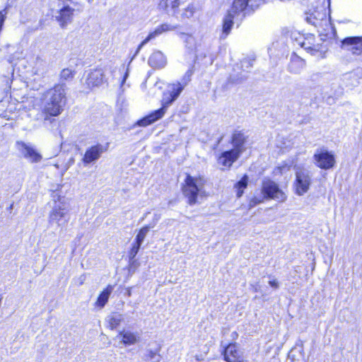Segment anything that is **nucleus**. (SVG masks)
Segmentation results:
<instances>
[{
  "mask_svg": "<svg viewBox=\"0 0 362 362\" xmlns=\"http://www.w3.org/2000/svg\"><path fill=\"white\" fill-rule=\"evenodd\" d=\"M66 86L59 83L44 93V112L50 116L62 113L66 104Z\"/></svg>",
  "mask_w": 362,
  "mask_h": 362,
  "instance_id": "nucleus-1",
  "label": "nucleus"
},
{
  "mask_svg": "<svg viewBox=\"0 0 362 362\" xmlns=\"http://www.w3.org/2000/svg\"><path fill=\"white\" fill-rule=\"evenodd\" d=\"M160 218V215L154 214L153 222L151 223L150 224L153 225V227H154L156 225V223H158V221H159Z\"/></svg>",
  "mask_w": 362,
  "mask_h": 362,
  "instance_id": "nucleus-34",
  "label": "nucleus"
},
{
  "mask_svg": "<svg viewBox=\"0 0 362 362\" xmlns=\"http://www.w3.org/2000/svg\"><path fill=\"white\" fill-rule=\"evenodd\" d=\"M106 151L102 144H97L88 148L82 159L85 165L98 160L101 155Z\"/></svg>",
  "mask_w": 362,
  "mask_h": 362,
  "instance_id": "nucleus-16",
  "label": "nucleus"
},
{
  "mask_svg": "<svg viewBox=\"0 0 362 362\" xmlns=\"http://www.w3.org/2000/svg\"><path fill=\"white\" fill-rule=\"evenodd\" d=\"M137 266V262H130V269H134Z\"/></svg>",
  "mask_w": 362,
  "mask_h": 362,
  "instance_id": "nucleus-37",
  "label": "nucleus"
},
{
  "mask_svg": "<svg viewBox=\"0 0 362 362\" xmlns=\"http://www.w3.org/2000/svg\"><path fill=\"white\" fill-rule=\"evenodd\" d=\"M119 335L122 338V343L125 345H133L137 343L140 337L137 332H133L129 330H122L119 333Z\"/></svg>",
  "mask_w": 362,
  "mask_h": 362,
  "instance_id": "nucleus-21",
  "label": "nucleus"
},
{
  "mask_svg": "<svg viewBox=\"0 0 362 362\" xmlns=\"http://www.w3.org/2000/svg\"><path fill=\"white\" fill-rule=\"evenodd\" d=\"M313 160L317 167L323 170L332 168L336 163L334 156L326 149L317 150L313 156Z\"/></svg>",
  "mask_w": 362,
  "mask_h": 362,
  "instance_id": "nucleus-11",
  "label": "nucleus"
},
{
  "mask_svg": "<svg viewBox=\"0 0 362 362\" xmlns=\"http://www.w3.org/2000/svg\"><path fill=\"white\" fill-rule=\"evenodd\" d=\"M148 357L151 362H160L161 360V356L158 354V351L148 350Z\"/></svg>",
  "mask_w": 362,
  "mask_h": 362,
  "instance_id": "nucleus-28",
  "label": "nucleus"
},
{
  "mask_svg": "<svg viewBox=\"0 0 362 362\" xmlns=\"http://www.w3.org/2000/svg\"><path fill=\"white\" fill-rule=\"evenodd\" d=\"M233 334V337H236V336H238V334H237V332H233V334Z\"/></svg>",
  "mask_w": 362,
  "mask_h": 362,
  "instance_id": "nucleus-39",
  "label": "nucleus"
},
{
  "mask_svg": "<svg viewBox=\"0 0 362 362\" xmlns=\"http://www.w3.org/2000/svg\"><path fill=\"white\" fill-rule=\"evenodd\" d=\"M123 315L120 313H112L106 317V321L111 329H115L123 321Z\"/></svg>",
  "mask_w": 362,
  "mask_h": 362,
  "instance_id": "nucleus-24",
  "label": "nucleus"
},
{
  "mask_svg": "<svg viewBox=\"0 0 362 362\" xmlns=\"http://www.w3.org/2000/svg\"><path fill=\"white\" fill-rule=\"evenodd\" d=\"M70 2L52 1L50 4L52 16L59 22L62 28L71 23L73 18L74 9L69 5Z\"/></svg>",
  "mask_w": 362,
  "mask_h": 362,
  "instance_id": "nucleus-7",
  "label": "nucleus"
},
{
  "mask_svg": "<svg viewBox=\"0 0 362 362\" xmlns=\"http://www.w3.org/2000/svg\"><path fill=\"white\" fill-rule=\"evenodd\" d=\"M19 151L25 159L31 163H38L42 160V156L32 146L24 142H17Z\"/></svg>",
  "mask_w": 362,
  "mask_h": 362,
  "instance_id": "nucleus-14",
  "label": "nucleus"
},
{
  "mask_svg": "<svg viewBox=\"0 0 362 362\" xmlns=\"http://www.w3.org/2000/svg\"><path fill=\"white\" fill-rule=\"evenodd\" d=\"M341 49L354 55L362 54V37H348L341 41Z\"/></svg>",
  "mask_w": 362,
  "mask_h": 362,
  "instance_id": "nucleus-13",
  "label": "nucleus"
},
{
  "mask_svg": "<svg viewBox=\"0 0 362 362\" xmlns=\"http://www.w3.org/2000/svg\"><path fill=\"white\" fill-rule=\"evenodd\" d=\"M262 201V199H257V197H255L252 199V200L250 202V205H255L257 204L260 203Z\"/></svg>",
  "mask_w": 362,
  "mask_h": 362,
  "instance_id": "nucleus-35",
  "label": "nucleus"
},
{
  "mask_svg": "<svg viewBox=\"0 0 362 362\" xmlns=\"http://www.w3.org/2000/svg\"><path fill=\"white\" fill-rule=\"evenodd\" d=\"M192 69H188L185 74L182 78L181 79V81H179L178 83L180 85H183V86L185 87L187 85V83L191 81V76H192Z\"/></svg>",
  "mask_w": 362,
  "mask_h": 362,
  "instance_id": "nucleus-29",
  "label": "nucleus"
},
{
  "mask_svg": "<svg viewBox=\"0 0 362 362\" xmlns=\"http://www.w3.org/2000/svg\"><path fill=\"white\" fill-rule=\"evenodd\" d=\"M141 245H138V243L136 242L133 244L132 247L129 252V257L130 260L134 259L140 250Z\"/></svg>",
  "mask_w": 362,
  "mask_h": 362,
  "instance_id": "nucleus-30",
  "label": "nucleus"
},
{
  "mask_svg": "<svg viewBox=\"0 0 362 362\" xmlns=\"http://www.w3.org/2000/svg\"><path fill=\"white\" fill-rule=\"evenodd\" d=\"M148 64L154 69H163L167 64V59L160 51H156L150 56Z\"/></svg>",
  "mask_w": 362,
  "mask_h": 362,
  "instance_id": "nucleus-18",
  "label": "nucleus"
},
{
  "mask_svg": "<svg viewBox=\"0 0 362 362\" xmlns=\"http://www.w3.org/2000/svg\"><path fill=\"white\" fill-rule=\"evenodd\" d=\"M194 13V8L192 5H189L183 12V16L186 18H190L193 16Z\"/></svg>",
  "mask_w": 362,
  "mask_h": 362,
  "instance_id": "nucleus-31",
  "label": "nucleus"
},
{
  "mask_svg": "<svg viewBox=\"0 0 362 362\" xmlns=\"http://www.w3.org/2000/svg\"><path fill=\"white\" fill-rule=\"evenodd\" d=\"M85 281H86V275L82 274L78 278L76 284L78 286H81L84 283Z\"/></svg>",
  "mask_w": 362,
  "mask_h": 362,
  "instance_id": "nucleus-33",
  "label": "nucleus"
},
{
  "mask_svg": "<svg viewBox=\"0 0 362 362\" xmlns=\"http://www.w3.org/2000/svg\"><path fill=\"white\" fill-rule=\"evenodd\" d=\"M262 193L263 198L272 199L279 202H284L286 199V194L279 189L278 185L269 179H264L262 181Z\"/></svg>",
  "mask_w": 362,
  "mask_h": 362,
  "instance_id": "nucleus-9",
  "label": "nucleus"
},
{
  "mask_svg": "<svg viewBox=\"0 0 362 362\" xmlns=\"http://www.w3.org/2000/svg\"><path fill=\"white\" fill-rule=\"evenodd\" d=\"M223 355L227 362H245L243 352L235 343H230L224 346Z\"/></svg>",
  "mask_w": 362,
  "mask_h": 362,
  "instance_id": "nucleus-12",
  "label": "nucleus"
},
{
  "mask_svg": "<svg viewBox=\"0 0 362 362\" xmlns=\"http://www.w3.org/2000/svg\"><path fill=\"white\" fill-rule=\"evenodd\" d=\"M105 81L104 71L102 69L91 70L86 77L85 84L90 89L99 86Z\"/></svg>",
  "mask_w": 362,
  "mask_h": 362,
  "instance_id": "nucleus-17",
  "label": "nucleus"
},
{
  "mask_svg": "<svg viewBox=\"0 0 362 362\" xmlns=\"http://www.w3.org/2000/svg\"><path fill=\"white\" fill-rule=\"evenodd\" d=\"M269 284L274 288H279V282L276 279H273L269 281Z\"/></svg>",
  "mask_w": 362,
  "mask_h": 362,
  "instance_id": "nucleus-32",
  "label": "nucleus"
},
{
  "mask_svg": "<svg viewBox=\"0 0 362 362\" xmlns=\"http://www.w3.org/2000/svg\"><path fill=\"white\" fill-rule=\"evenodd\" d=\"M177 28V26L172 25L168 23H163L158 27H157L154 31L150 33L146 38L141 42V43L139 45L134 55L132 57L131 61L135 57V56L139 52L141 47L145 45L147 42H148L151 40L155 38L156 37L163 34V33L174 30Z\"/></svg>",
  "mask_w": 362,
  "mask_h": 362,
  "instance_id": "nucleus-15",
  "label": "nucleus"
},
{
  "mask_svg": "<svg viewBox=\"0 0 362 362\" xmlns=\"http://www.w3.org/2000/svg\"><path fill=\"white\" fill-rule=\"evenodd\" d=\"M255 59L244 58L240 61V65H237L234 72L230 74L229 81L233 83H240L247 78V73L253 65Z\"/></svg>",
  "mask_w": 362,
  "mask_h": 362,
  "instance_id": "nucleus-10",
  "label": "nucleus"
},
{
  "mask_svg": "<svg viewBox=\"0 0 362 362\" xmlns=\"http://www.w3.org/2000/svg\"><path fill=\"white\" fill-rule=\"evenodd\" d=\"M180 4V0H160L158 7L159 9L165 11L168 13L174 14Z\"/></svg>",
  "mask_w": 362,
  "mask_h": 362,
  "instance_id": "nucleus-20",
  "label": "nucleus"
},
{
  "mask_svg": "<svg viewBox=\"0 0 362 362\" xmlns=\"http://www.w3.org/2000/svg\"><path fill=\"white\" fill-rule=\"evenodd\" d=\"M93 0H88L89 3H91Z\"/></svg>",
  "mask_w": 362,
  "mask_h": 362,
  "instance_id": "nucleus-41",
  "label": "nucleus"
},
{
  "mask_svg": "<svg viewBox=\"0 0 362 362\" xmlns=\"http://www.w3.org/2000/svg\"><path fill=\"white\" fill-rule=\"evenodd\" d=\"M312 176L309 170L304 168H296L294 187L298 195L302 196L308 192L312 183Z\"/></svg>",
  "mask_w": 362,
  "mask_h": 362,
  "instance_id": "nucleus-8",
  "label": "nucleus"
},
{
  "mask_svg": "<svg viewBox=\"0 0 362 362\" xmlns=\"http://www.w3.org/2000/svg\"><path fill=\"white\" fill-rule=\"evenodd\" d=\"M62 1H71V0H57V2H62Z\"/></svg>",
  "mask_w": 362,
  "mask_h": 362,
  "instance_id": "nucleus-38",
  "label": "nucleus"
},
{
  "mask_svg": "<svg viewBox=\"0 0 362 362\" xmlns=\"http://www.w3.org/2000/svg\"><path fill=\"white\" fill-rule=\"evenodd\" d=\"M127 295H128L129 296H131V291H130V290H128V291H127Z\"/></svg>",
  "mask_w": 362,
  "mask_h": 362,
  "instance_id": "nucleus-40",
  "label": "nucleus"
},
{
  "mask_svg": "<svg viewBox=\"0 0 362 362\" xmlns=\"http://www.w3.org/2000/svg\"><path fill=\"white\" fill-rule=\"evenodd\" d=\"M74 78V73L69 69H64L60 74L62 81H71Z\"/></svg>",
  "mask_w": 362,
  "mask_h": 362,
  "instance_id": "nucleus-27",
  "label": "nucleus"
},
{
  "mask_svg": "<svg viewBox=\"0 0 362 362\" xmlns=\"http://www.w3.org/2000/svg\"><path fill=\"white\" fill-rule=\"evenodd\" d=\"M204 185L205 180L204 178L192 177L189 175H187L182 191L190 205L197 202V197L201 194Z\"/></svg>",
  "mask_w": 362,
  "mask_h": 362,
  "instance_id": "nucleus-6",
  "label": "nucleus"
},
{
  "mask_svg": "<svg viewBox=\"0 0 362 362\" xmlns=\"http://www.w3.org/2000/svg\"><path fill=\"white\" fill-rule=\"evenodd\" d=\"M153 228V225L148 224L144 227H142L138 234L136 235L135 242L138 243V245H142L146 235L149 232L151 228Z\"/></svg>",
  "mask_w": 362,
  "mask_h": 362,
  "instance_id": "nucleus-25",
  "label": "nucleus"
},
{
  "mask_svg": "<svg viewBox=\"0 0 362 362\" xmlns=\"http://www.w3.org/2000/svg\"><path fill=\"white\" fill-rule=\"evenodd\" d=\"M249 0H233L230 9L228 11L227 14L223 19V25L220 40H225L230 34L233 26V19L236 16L245 11L248 5Z\"/></svg>",
  "mask_w": 362,
  "mask_h": 362,
  "instance_id": "nucleus-5",
  "label": "nucleus"
},
{
  "mask_svg": "<svg viewBox=\"0 0 362 362\" xmlns=\"http://www.w3.org/2000/svg\"><path fill=\"white\" fill-rule=\"evenodd\" d=\"M33 69L35 74L44 76L48 71L49 64L41 57H37Z\"/></svg>",
  "mask_w": 362,
  "mask_h": 362,
  "instance_id": "nucleus-22",
  "label": "nucleus"
},
{
  "mask_svg": "<svg viewBox=\"0 0 362 362\" xmlns=\"http://www.w3.org/2000/svg\"><path fill=\"white\" fill-rule=\"evenodd\" d=\"M128 76H129V71H128V69H127L126 72H125L124 76V78H123L122 83H124L125 81V80L127 79Z\"/></svg>",
  "mask_w": 362,
  "mask_h": 362,
  "instance_id": "nucleus-36",
  "label": "nucleus"
},
{
  "mask_svg": "<svg viewBox=\"0 0 362 362\" xmlns=\"http://www.w3.org/2000/svg\"><path fill=\"white\" fill-rule=\"evenodd\" d=\"M70 204L64 197H58L49 212L48 223L50 225H57L58 228L65 227L70 220Z\"/></svg>",
  "mask_w": 362,
  "mask_h": 362,
  "instance_id": "nucleus-3",
  "label": "nucleus"
},
{
  "mask_svg": "<svg viewBox=\"0 0 362 362\" xmlns=\"http://www.w3.org/2000/svg\"><path fill=\"white\" fill-rule=\"evenodd\" d=\"M184 88L183 85H180L179 83L172 84L169 91L163 95V107L139 120L137 124L146 127L162 118L165 113L166 107L177 98Z\"/></svg>",
  "mask_w": 362,
  "mask_h": 362,
  "instance_id": "nucleus-2",
  "label": "nucleus"
},
{
  "mask_svg": "<svg viewBox=\"0 0 362 362\" xmlns=\"http://www.w3.org/2000/svg\"><path fill=\"white\" fill-rule=\"evenodd\" d=\"M305 66V60L297 56L296 54H293L291 57V61L288 64V69L291 74H298L301 72Z\"/></svg>",
  "mask_w": 362,
  "mask_h": 362,
  "instance_id": "nucleus-19",
  "label": "nucleus"
},
{
  "mask_svg": "<svg viewBox=\"0 0 362 362\" xmlns=\"http://www.w3.org/2000/svg\"><path fill=\"white\" fill-rule=\"evenodd\" d=\"M114 286L108 285L98 296L95 305L99 308H103L107 303L110 294L112 293Z\"/></svg>",
  "mask_w": 362,
  "mask_h": 362,
  "instance_id": "nucleus-23",
  "label": "nucleus"
},
{
  "mask_svg": "<svg viewBox=\"0 0 362 362\" xmlns=\"http://www.w3.org/2000/svg\"><path fill=\"white\" fill-rule=\"evenodd\" d=\"M248 182V177L247 175H244L241 180L238 182L235 187L237 188V197H240L243 194V190L247 186Z\"/></svg>",
  "mask_w": 362,
  "mask_h": 362,
  "instance_id": "nucleus-26",
  "label": "nucleus"
},
{
  "mask_svg": "<svg viewBox=\"0 0 362 362\" xmlns=\"http://www.w3.org/2000/svg\"><path fill=\"white\" fill-rule=\"evenodd\" d=\"M246 137L241 132L235 131L232 136V144L234 149L223 152L218 158V163L224 167L229 168L238 158L243 151V146Z\"/></svg>",
  "mask_w": 362,
  "mask_h": 362,
  "instance_id": "nucleus-4",
  "label": "nucleus"
}]
</instances>
